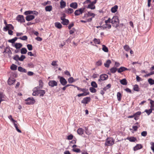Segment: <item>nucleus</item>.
I'll use <instances>...</instances> for the list:
<instances>
[{"label": "nucleus", "instance_id": "nucleus-1", "mask_svg": "<svg viewBox=\"0 0 154 154\" xmlns=\"http://www.w3.org/2000/svg\"><path fill=\"white\" fill-rule=\"evenodd\" d=\"M38 88V87H36L34 89L32 95L33 96H37L40 94V96H43L45 94V91L40 90V88Z\"/></svg>", "mask_w": 154, "mask_h": 154}, {"label": "nucleus", "instance_id": "nucleus-2", "mask_svg": "<svg viewBox=\"0 0 154 154\" xmlns=\"http://www.w3.org/2000/svg\"><path fill=\"white\" fill-rule=\"evenodd\" d=\"M111 23L112 26L116 28L119 26V21L118 17L117 16H114L111 19Z\"/></svg>", "mask_w": 154, "mask_h": 154}, {"label": "nucleus", "instance_id": "nucleus-3", "mask_svg": "<svg viewBox=\"0 0 154 154\" xmlns=\"http://www.w3.org/2000/svg\"><path fill=\"white\" fill-rule=\"evenodd\" d=\"M114 140L112 138H107L105 143V145L108 146L112 145L114 144Z\"/></svg>", "mask_w": 154, "mask_h": 154}, {"label": "nucleus", "instance_id": "nucleus-4", "mask_svg": "<svg viewBox=\"0 0 154 154\" xmlns=\"http://www.w3.org/2000/svg\"><path fill=\"white\" fill-rule=\"evenodd\" d=\"M73 86L76 88L78 90L81 91L83 92V93H84L85 94H86L87 95H88L89 94V92L88 89L82 88L75 85H73Z\"/></svg>", "mask_w": 154, "mask_h": 154}, {"label": "nucleus", "instance_id": "nucleus-5", "mask_svg": "<svg viewBox=\"0 0 154 154\" xmlns=\"http://www.w3.org/2000/svg\"><path fill=\"white\" fill-rule=\"evenodd\" d=\"M26 104H32L35 103V100L32 97H29L25 100Z\"/></svg>", "mask_w": 154, "mask_h": 154}, {"label": "nucleus", "instance_id": "nucleus-6", "mask_svg": "<svg viewBox=\"0 0 154 154\" xmlns=\"http://www.w3.org/2000/svg\"><path fill=\"white\" fill-rule=\"evenodd\" d=\"M58 78L60 79V83L63 85L64 86L66 84L67 82L64 78L60 76H58Z\"/></svg>", "mask_w": 154, "mask_h": 154}, {"label": "nucleus", "instance_id": "nucleus-7", "mask_svg": "<svg viewBox=\"0 0 154 154\" xmlns=\"http://www.w3.org/2000/svg\"><path fill=\"white\" fill-rule=\"evenodd\" d=\"M85 8H81L79 10H76L74 13L75 16L79 15L84 12Z\"/></svg>", "mask_w": 154, "mask_h": 154}, {"label": "nucleus", "instance_id": "nucleus-8", "mask_svg": "<svg viewBox=\"0 0 154 154\" xmlns=\"http://www.w3.org/2000/svg\"><path fill=\"white\" fill-rule=\"evenodd\" d=\"M108 76L107 75L105 74H102L100 76V79L98 81L100 82L101 81L106 80L108 78Z\"/></svg>", "mask_w": 154, "mask_h": 154}, {"label": "nucleus", "instance_id": "nucleus-9", "mask_svg": "<svg viewBox=\"0 0 154 154\" xmlns=\"http://www.w3.org/2000/svg\"><path fill=\"white\" fill-rule=\"evenodd\" d=\"M17 20L20 23L25 22V20L23 16L22 15H18L16 18Z\"/></svg>", "mask_w": 154, "mask_h": 154}, {"label": "nucleus", "instance_id": "nucleus-10", "mask_svg": "<svg viewBox=\"0 0 154 154\" xmlns=\"http://www.w3.org/2000/svg\"><path fill=\"white\" fill-rule=\"evenodd\" d=\"M48 84L49 86L53 87L57 85V82L54 80L50 81Z\"/></svg>", "mask_w": 154, "mask_h": 154}, {"label": "nucleus", "instance_id": "nucleus-11", "mask_svg": "<svg viewBox=\"0 0 154 154\" xmlns=\"http://www.w3.org/2000/svg\"><path fill=\"white\" fill-rule=\"evenodd\" d=\"M91 98L90 97H87L83 98L82 100L81 103L83 104H88V102H90Z\"/></svg>", "mask_w": 154, "mask_h": 154}, {"label": "nucleus", "instance_id": "nucleus-12", "mask_svg": "<svg viewBox=\"0 0 154 154\" xmlns=\"http://www.w3.org/2000/svg\"><path fill=\"white\" fill-rule=\"evenodd\" d=\"M101 27L103 29H105L107 28L110 29L111 28V25L110 23H107V24L103 25Z\"/></svg>", "mask_w": 154, "mask_h": 154}, {"label": "nucleus", "instance_id": "nucleus-13", "mask_svg": "<svg viewBox=\"0 0 154 154\" xmlns=\"http://www.w3.org/2000/svg\"><path fill=\"white\" fill-rule=\"evenodd\" d=\"M61 20H62L61 23L63 25H66L68 24L69 21L68 20L63 18V17H61Z\"/></svg>", "mask_w": 154, "mask_h": 154}, {"label": "nucleus", "instance_id": "nucleus-14", "mask_svg": "<svg viewBox=\"0 0 154 154\" xmlns=\"http://www.w3.org/2000/svg\"><path fill=\"white\" fill-rule=\"evenodd\" d=\"M4 28L5 29V30L7 31L8 30H13L14 29V27L11 24H7L6 27H4Z\"/></svg>", "mask_w": 154, "mask_h": 154}, {"label": "nucleus", "instance_id": "nucleus-15", "mask_svg": "<svg viewBox=\"0 0 154 154\" xmlns=\"http://www.w3.org/2000/svg\"><path fill=\"white\" fill-rule=\"evenodd\" d=\"M35 14L36 15H37L38 14V12L36 11H25L24 13V14L26 15H27L28 14Z\"/></svg>", "mask_w": 154, "mask_h": 154}, {"label": "nucleus", "instance_id": "nucleus-16", "mask_svg": "<svg viewBox=\"0 0 154 154\" xmlns=\"http://www.w3.org/2000/svg\"><path fill=\"white\" fill-rule=\"evenodd\" d=\"M141 114V112L139 111L137 112H136V113H134V119L135 120H138L139 119L140 116Z\"/></svg>", "mask_w": 154, "mask_h": 154}, {"label": "nucleus", "instance_id": "nucleus-17", "mask_svg": "<svg viewBox=\"0 0 154 154\" xmlns=\"http://www.w3.org/2000/svg\"><path fill=\"white\" fill-rule=\"evenodd\" d=\"M143 148V146L141 144H137L135 147H134V151H137L138 149H142Z\"/></svg>", "mask_w": 154, "mask_h": 154}, {"label": "nucleus", "instance_id": "nucleus-18", "mask_svg": "<svg viewBox=\"0 0 154 154\" xmlns=\"http://www.w3.org/2000/svg\"><path fill=\"white\" fill-rule=\"evenodd\" d=\"M128 70H129V69H128L127 68L124 67L122 66L118 69V72L119 73H121L124 71Z\"/></svg>", "mask_w": 154, "mask_h": 154}, {"label": "nucleus", "instance_id": "nucleus-19", "mask_svg": "<svg viewBox=\"0 0 154 154\" xmlns=\"http://www.w3.org/2000/svg\"><path fill=\"white\" fill-rule=\"evenodd\" d=\"M60 7L61 8H64L66 6V2L63 0H61L60 2Z\"/></svg>", "mask_w": 154, "mask_h": 154}, {"label": "nucleus", "instance_id": "nucleus-20", "mask_svg": "<svg viewBox=\"0 0 154 154\" xmlns=\"http://www.w3.org/2000/svg\"><path fill=\"white\" fill-rule=\"evenodd\" d=\"M35 18V16L32 15H29L26 17V20L27 21H30Z\"/></svg>", "mask_w": 154, "mask_h": 154}, {"label": "nucleus", "instance_id": "nucleus-21", "mask_svg": "<svg viewBox=\"0 0 154 154\" xmlns=\"http://www.w3.org/2000/svg\"><path fill=\"white\" fill-rule=\"evenodd\" d=\"M70 6L74 9H76L77 8L78 4L76 2H72L70 4Z\"/></svg>", "mask_w": 154, "mask_h": 154}, {"label": "nucleus", "instance_id": "nucleus-22", "mask_svg": "<svg viewBox=\"0 0 154 154\" xmlns=\"http://www.w3.org/2000/svg\"><path fill=\"white\" fill-rule=\"evenodd\" d=\"M14 124L16 130L19 133H21V131L18 128V127L19 126V124L17 123V122H15Z\"/></svg>", "mask_w": 154, "mask_h": 154}, {"label": "nucleus", "instance_id": "nucleus-23", "mask_svg": "<svg viewBox=\"0 0 154 154\" xmlns=\"http://www.w3.org/2000/svg\"><path fill=\"white\" fill-rule=\"evenodd\" d=\"M16 80L14 79L9 78L8 81V83L10 85H11L15 82Z\"/></svg>", "mask_w": 154, "mask_h": 154}, {"label": "nucleus", "instance_id": "nucleus-24", "mask_svg": "<svg viewBox=\"0 0 154 154\" xmlns=\"http://www.w3.org/2000/svg\"><path fill=\"white\" fill-rule=\"evenodd\" d=\"M78 134L79 135H82L84 134V130L81 128H79L77 131Z\"/></svg>", "mask_w": 154, "mask_h": 154}, {"label": "nucleus", "instance_id": "nucleus-25", "mask_svg": "<svg viewBox=\"0 0 154 154\" xmlns=\"http://www.w3.org/2000/svg\"><path fill=\"white\" fill-rule=\"evenodd\" d=\"M148 100L150 101V108L154 110V101L150 99H148Z\"/></svg>", "mask_w": 154, "mask_h": 154}, {"label": "nucleus", "instance_id": "nucleus-26", "mask_svg": "<svg viewBox=\"0 0 154 154\" xmlns=\"http://www.w3.org/2000/svg\"><path fill=\"white\" fill-rule=\"evenodd\" d=\"M118 8V6L117 5H115L114 7H112L111 9V11L112 12L115 13L117 11Z\"/></svg>", "mask_w": 154, "mask_h": 154}, {"label": "nucleus", "instance_id": "nucleus-27", "mask_svg": "<svg viewBox=\"0 0 154 154\" xmlns=\"http://www.w3.org/2000/svg\"><path fill=\"white\" fill-rule=\"evenodd\" d=\"M127 139L128 140L130 141L131 142H134L136 140H137L136 138L134 137H128Z\"/></svg>", "mask_w": 154, "mask_h": 154}, {"label": "nucleus", "instance_id": "nucleus-28", "mask_svg": "<svg viewBox=\"0 0 154 154\" xmlns=\"http://www.w3.org/2000/svg\"><path fill=\"white\" fill-rule=\"evenodd\" d=\"M22 46V45L20 43H16L15 44L14 47L17 49H19Z\"/></svg>", "mask_w": 154, "mask_h": 154}, {"label": "nucleus", "instance_id": "nucleus-29", "mask_svg": "<svg viewBox=\"0 0 154 154\" xmlns=\"http://www.w3.org/2000/svg\"><path fill=\"white\" fill-rule=\"evenodd\" d=\"M55 26L58 29H60L62 27L61 24L59 22H56L55 23Z\"/></svg>", "mask_w": 154, "mask_h": 154}, {"label": "nucleus", "instance_id": "nucleus-30", "mask_svg": "<svg viewBox=\"0 0 154 154\" xmlns=\"http://www.w3.org/2000/svg\"><path fill=\"white\" fill-rule=\"evenodd\" d=\"M120 83L123 85H127V82L125 79H123L120 81Z\"/></svg>", "mask_w": 154, "mask_h": 154}, {"label": "nucleus", "instance_id": "nucleus-31", "mask_svg": "<svg viewBox=\"0 0 154 154\" xmlns=\"http://www.w3.org/2000/svg\"><path fill=\"white\" fill-rule=\"evenodd\" d=\"M27 50L25 48H21L20 50V53L22 54H25L26 53Z\"/></svg>", "mask_w": 154, "mask_h": 154}, {"label": "nucleus", "instance_id": "nucleus-32", "mask_svg": "<svg viewBox=\"0 0 154 154\" xmlns=\"http://www.w3.org/2000/svg\"><path fill=\"white\" fill-rule=\"evenodd\" d=\"M18 38L15 37L13 39L9 40H8V42L13 44L15 42L17 39Z\"/></svg>", "mask_w": 154, "mask_h": 154}, {"label": "nucleus", "instance_id": "nucleus-33", "mask_svg": "<svg viewBox=\"0 0 154 154\" xmlns=\"http://www.w3.org/2000/svg\"><path fill=\"white\" fill-rule=\"evenodd\" d=\"M87 8L91 9H94L95 8V6L93 3H91L88 5Z\"/></svg>", "mask_w": 154, "mask_h": 154}, {"label": "nucleus", "instance_id": "nucleus-34", "mask_svg": "<svg viewBox=\"0 0 154 154\" xmlns=\"http://www.w3.org/2000/svg\"><path fill=\"white\" fill-rule=\"evenodd\" d=\"M52 7L51 5L47 6L45 7L46 11H50L52 10Z\"/></svg>", "mask_w": 154, "mask_h": 154}, {"label": "nucleus", "instance_id": "nucleus-35", "mask_svg": "<svg viewBox=\"0 0 154 154\" xmlns=\"http://www.w3.org/2000/svg\"><path fill=\"white\" fill-rule=\"evenodd\" d=\"M111 63V61L110 60H108L105 63H104V66L106 67H108L109 66V64Z\"/></svg>", "mask_w": 154, "mask_h": 154}, {"label": "nucleus", "instance_id": "nucleus-36", "mask_svg": "<svg viewBox=\"0 0 154 154\" xmlns=\"http://www.w3.org/2000/svg\"><path fill=\"white\" fill-rule=\"evenodd\" d=\"M102 50L105 52H108V48L104 45H102Z\"/></svg>", "mask_w": 154, "mask_h": 154}, {"label": "nucleus", "instance_id": "nucleus-37", "mask_svg": "<svg viewBox=\"0 0 154 154\" xmlns=\"http://www.w3.org/2000/svg\"><path fill=\"white\" fill-rule=\"evenodd\" d=\"M18 70L19 71L23 72H26V70L24 68H23L22 67L19 66L18 68Z\"/></svg>", "mask_w": 154, "mask_h": 154}, {"label": "nucleus", "instance_id": "nucleus-38", "mask_svg": "<svg viewBox=\"0 0 154 154\" xmlns=\"http://www.w3.org/2000/svg\"><path fill=\"white\" fill-rule=\"evenodd\" d=\"M154 110L150 108L149 109H146L145 112H146L148 115H149L152 112V111Z\"/></svg>", "mask_w": 154, "mask_h": 154}, {"label": "nucleus", "instance_id": "nucleus-39", "mask_svg": "<svg viewBox=\"0 0 154 154\" xmlns=\"http://www.w3.org/2000/svg\"><path fill=\"white\" fill-rule=\"evenodd\" d=\"M93 41L94 43L96 44H100V40L99 39H97L96 38H94V39Z\"/></svg>", "mask_w": 154, "mask_h": 154}, {"label": "nucleus", "instance_id": "nucleus-40", "mask_svg": "<svg viewBox=\"0 0 154 154\" xmlns=\"http://www.w3.org/2000/svg\"><path fill=\"white\" fill-rule=\"evenodd\" d=\"M117 70V69L116 67H113L111 68L110 69V71L112 73H115L116 72Z\"/></svg>", "mask_w": 154, "mask_h": 154}, {"label": "nucleus", "instance_id": "nucleus-41", "mask_svg": "<svg viewBox=\"0 0 154 154\" xmlns=\"http://www.w3.org/2000/svg\"><path fill=\"white\" fill-rule=\"evenodd\" d=\"M68 82L69 83H71L75 81L72 77H70L68 79Z\"/></svg>", "mask_w": 154, "mask_h": 154}, {"label": "nucleus", "instance_id": "nucleus-42", "mask_svg": "<svg viewBox=\"0 0 154 154\" xmlns=\"http://www.w3.org/2000/svg\"><path fill=\"white\" fill-rule=\"evenodd\" d=\"M87 15L88 17L92 16L93 17H94L95 15V14L90 11L88 12Z\"/></svg>", "mask_w": 154, "mask_h": 154}, {"label": "nucleus", "instance_id": "nucleus-43", "mask_svg": "<svg viewBox=\"0 0 154 154\" xmlns=\"http://www.w3.org/2000/svg\"><path fill=\"white\" fill-rule=\"evenodd\" d=\"M8 53V54H12L11 51L9 48H7L5 49V51L3 52V53Z\"/></svg>", "mask_w": 154, "mask_h": 154}, {"label": "nucleus", "instance_id": "nucleus-44", "mask_svg": "<svg viewBox=\"0 0 154 154\" xmlns=\"http://www.w3.org/2000/svg\"><path fill=\"white\" fill-rule=\"evenodd\" d=\"M39 86L38 88H42L43 85V83L42 80H40L39 82Z\"/></svg>", "mask_w": 154, "mask_h": 154}, {"label": "nucleus", "instance_id": "nucleus-45", "mask_svg": "<svg viewBox=\"0 0 154 154\" xmlns=\"http://www.w3.org/2000/svg\"><path fill=\"white\" fill-rule=\"evenodd\" d=\"M91 85L94 88H97V85L96 82L94 81L92 82L91 83Z\"/></svg>", "mask_w": 154, "mask_h": 154}, {"label": "nucleus", "instance_id": "nucleus-46", "mask_svg": "<svg viewBox=\"0 0 154 154\" xmlns=\"http://www.w3.org/2000/svg\"><path fill=\"white\" fill-rule=\"evenodd\" d=\"M148 82L150 85L154 84V80L151 78H149L148 79Z\"/></svg>", "mask_w": 154, "mask_h": 154}, {"label": "nucleus", "instance_id": "nucleus-47", "mask_svg": "<svg viewBox=\"0 0 154 154\" xmlns=\"http://www.w3.org/2000/svg\"><path fill=\"white\" fill-rule=\"evenodd\" d=\"M117 96L118 100L119 101H120L121 100V94L119 92H118L117 93Z\"/></svg>", "mask_w": 154, "mask_h": 154}, {"label": "nucleus", "instance_id": "nucleus-48", "mask_svg": "<svg viewBox=\"0 0 154 154\" xmlns=\"http://www.w3.org/2000/svg\"><path fill=\"white\" fill-rule=\"evenodd\" d=\"M133 89L136 91H139V88L138 86L137 85H135L134 86Z\"/></svg>", "mask_w": 154, "mask_h": 154}, {"label": "nucleus", "instance_id": "nucleus-49", "mask_svg": "<svg viewBox=\"0 0 154 154\" xmlns=\"http://www.w3.org/2000/svg\"><path fill=\"white\" fill-rule=\"evenodd\" d=\"M90 91L92 93H95L97 91L93 87H90L89 89Z\"/></svg>", "mask_w": 154, "mask_h": 154}, {"label": "nucleus", "instance_id": "nucleus-50", "mask_svg": "<svg viewBox=\"0 0 154 154\" xmlns=\"http://www.w3.org/2000/svg\"><path fill=\"white\" fill-rule=\"evenodd\" d=\"M73 10L71 8H68L66 11L67 14H71L73 12Z\"/></svg>", "mask_w": 154, "mask_h": 154}, {"label": "nucleus", "instance_id": "nucleus-51", "mask_svg": "<svg viewBox=\"0 0 154 154\" xmlns=\"http://www.w3.org/2000/svg\"><path fill=\"white\" fill-rule=\"evenodd\" d=\"M17 69V66L14 64H12L11 67V69L12 70H15Z\"/></svg>", "mask_w": 154, "mask_h": 154}, {"label": "nucleus", "instance_id": "nucleus-52", "mask_svg": "<svg viewBox=\"0 0 154 154\" xmlns=\"http://www.w3.org/2000/svg\"><path fill=\"white\" fill-rule=\"evenodd\" d=\"M124 49L126 51H128L130 49L129 46L128 45H126L124 46Z\"/></svg>", "mask_w": 154, "mask_h": 154}, {"label": "nucleus", "instance_id": "nucleus-53", "mask_svg": "<svg viewBox=\"0 0 154 154\" xmlns=\"http://www.w3.org/2000/svg\"><path fill=\"white\" fill-rule=\"evenodd\" d=\"M18 38L23 40H27L28 38L25 35L23 36L22 37L19 38Z\"/></svg>", "mask_w": 154, "mask_h": 154}, {"label": "nucleus", "instance_id": "nucleus-54", "mask_svg": "<svg viewBox=\"0 0 154 154\" xmlns=\"http://www.w3.org/2000/svg\"><path fill=\"white\" fill-rule=\"evenodd\" d=\"M85 132L88 135H90L91 134V132L88 131V128L85 127Z\"/></svg>", "mask_w": 154, "mask_h": 154}, {"label": "nucleus", "instance_id": "nucleus-55", "mask_svg": "<svg viewBox=\"0 0 154 154\" xmlns=\"http://www.w3.org/2000/svg\"><path fill=\"white\" fill-rule=\"evenodd\" d=\"M27 47L29 50L31 51L32 49V46L31 45L28 44L27 45Z\"/></svg>", "mask_w": 154, "mask_h": 154}, {"label": "nucleus", "instance_id": "nucleus-56", "mask_svg": "<svg viewBox=\"0 0 154 154\" xmlns=\"http://www.w3.org/2000/svg\"><path fill=\"white\" fill-rule=\"evenodd\" d=\"M9 119L13 122V123L15 122H17V121L14 120L12 118V116L11 115H10L8 116Z\"/></svg>", "mask_w": 154, "mask_h": 154}, {"label": "nucleus", "instance_id": "nucleus-57", "mask_svg": "<svg viewBox=\"0 0 154 154\" xmlns=\"http://www.w3.org/2000/svg\"><path fill=\"white\" fill-rule=\"evenodd\" d=\"M13 59L16 61L19 60V57L18 55H16L15 56H14Z\"/></svg>", "mask_w": 154, "mask_h": 154}, {"label": "nucleus", "instance_id": "nucleus-58", "mask_svg": "<svg viewBox=\"0 0 154 154\" xmlns=\"http://www.w3.org/2000/svg\"><path fill=\"white\" fill-rule=\"evenodd\" d=\"M72 151L76 152H81L80 150L78 148H74L72 149Z\"/></svg>", "mask_w": 154, "mask_h": 154}, {"label": "nucleus", "instance_id": "nucleus-59", "mask_svg": "<svg viewBox=\"0 0 154 154\" xmlns=\"http://www.w3.org/2000/svg\"><path fill=\"white\" fill-rule=\"evenodd\" d=\"M111 19L110 18H109L107 20H105V23L106 24H107V23H111Z\"/></svg>", "mask_w": 154, "mask_h": 154}, {"label": "nucleus", "instance_id": "nucleus-60", "mask_svg": "<svg viewBox=\"0 0 154 154\" xmlns=\"http://www.w3.org/2000/svg\"><path fill=\"white\" fill-rule=\"evenodd\" d=\"M102 64V61L101 60H100L96 63V65L97 66H100Z\"/></svg>", "mask_w": 154, "mask_h": 154}, {"label": "nucleus", "instance_id": "nucleus-61", "mask_svg": "<svg viewBox=\"0 0 154 154\" xmlns=\"http://www.w3.org/2000/svg\"><path fill=\"white\" fill-rule=\"evenodd\" d=\"M150 144L151 145V148L154 152V143L151 142L150 143Z\"/></svg>", "mask_w": 154, "mask_h": 154}, {"label": "nucleus", "instance_id": "nucleus-62", "mask_svg": "<svg viewBox=\"0 0 154 154\" xmlns=\"http://www.w3.org/2000/svg\"><path fill=\"white\" fill-rule=\"evenodd\" d=\"M28 66L30 68H33L34 67V64L30 62L28 64Z\"/></svg>", "mask_w": 154, "mask_h": 154}, {"label": "nucleus", "instance_id": "nucleus-63", "mask_svg": "<svg viewBox=\"0 0 154 154\" xmlns=\"http://www.w3.org/2000/svg\"><path fill=\"white\" fill-rule=\"evenodd\" d=\"M26 58L24 55H22L20 57H19V61H23Z\"/></svg>", "mask_w": 154, "mask_h": 154}, {"label": "nucleus", "instance_id": "nucleus-64", "mask_svg": "<svg viewBox=\"0 0 154 154\" xmlns=\"http://www.w3.org/2000/svg\"><path fill=\"white\" fill-rule=\"evenodd\" d=\"M147 132L146 131H143L141 133V135L142 136L145 137L147 135Z\"/></svg>", "mask_w": 154, "mask_h": 154}]
</instances>
